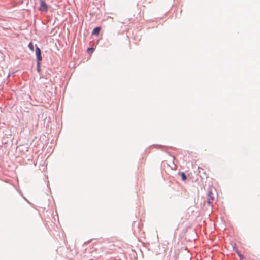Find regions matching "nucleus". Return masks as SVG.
<instances>
[{"label":"nucleus","mask_w":260,"mask_h":260,"mask_svg":"<svg viewBox=\"0 0 260 260\" xmlns=\"http://www.w3.org/2000/svg\"><path fill=\"white\" fill-rule=\"evenodd\" d=\"M40 5L39 7V10L41 11L47 12L48 5L44 0H40Z\"/></svg>","instance_id":"obj_1"},{"label":"nucleus","mask_w":260,"mask_h":260,"mask_svg":"<svg viewBox=\"0 0 260 260\" xmlns=\"http://www.w3.org/2000/svg\"><path fill=\"white\" fill-rule=\"evenodd\" d=\"M36 54L37 56V64L38 69H39L40 61L42 60V58L41 54V50L39 47L36 48Z\"/></svg>","instance_id":"obj_2"},{"label":"nucleus","mask_w":260,"mask_h":260,"mask_svg":"<svg viewBox=\"0 0 260 260\" xmlns=\"http://www.w3.org/2000/svg\"><path fill=\"white\" fill-rule=\"evenodd\" d=\"M207 200H208L207 202L209 205H211L212 203L213 200H214V198L213 196V193H212V189H210L208 191Z\"/></svg>","instance_id":"obj_3"},{"label":"nucleus","mask_w":260,"mask_h":260,"mask_svg":"<svg viewBox=\"0 0 260 260\" xmlns=\"http://www.w3.org/2000/svg\"><path fill=\"white\" fill-rule=\"evenodd\" d=\"M101 30V28L100 27H95L92 31V35L98 36L99 34L100 31Z\"/></svg>","instance_id":"obj_4"},{"label":"nucleus","mask_w":260,"mask_h":260,"mask_svg":"<svg viewBox=\"0 0 260 260\" xmlns=\"http://www.w3.org/2000/svg\"><path fill=\"white\" fill-rule=\"evenodd\" d=\"M28 47L31 50V51H34V45L32 44V42H30L28 44Z\"/></svg>","instance_id":"obj_5"},{"label":"nucleus","mask_w":260,"mask_h":260,"mask_svg":"<svg viewBox=\"0 0 260 260\" xmlns=\"http://www.w3.org/2000/svg\"><path fill=\"white\" fill-rule=\"evenodd\" d=\"M181 176L182 180L185 181L186 179V176L184 172L181 173Z\"/></svg>","instance_id":"obj_6"},{"label":"nucleus","mask_w":260,"mask_h":260,"mask_svg":"<svg viewBox=\"0 0 260 260\" xmlns=\"http://www.w3.org/2000/svg\"><path fill=\"white\" fill-rule=\"evenodd\" d=\"M236 252L241 259L243 258V256L238 251L237 249L236 250Z\"/></svg>","instance_id":"obj_7"},{"label":"nucleus","mask_w":260,"mask_h":260,"mask_svg":"<svg viewBox=\"0 0 260 260\" xmlns=\"http://www.w3.org/2000/svg\"><path fill=\"white\" fill-rule=\"evenodd\" d=\"M93 48H89L88 49V51L89 52H90V51H91V52H93Z\"/></svg>","instance_id":"obj_8"}]
</instances>
